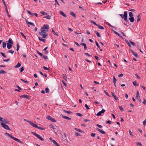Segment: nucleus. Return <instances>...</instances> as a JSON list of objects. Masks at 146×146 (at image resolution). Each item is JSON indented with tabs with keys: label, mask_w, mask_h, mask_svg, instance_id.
I'll use <instances>...</instances> for the list:
<instances>
[{
	"label": "nucleus",
	"mask_w": 146,
	"mask_h": 146,
	"mask_svg": "<svg viewBox=\"0 0 146 146\" xmlns=\"http://www.w3.org/2000/svg\"><path fill=\"white\" fill-rule=\"evenodd\" d=\"M5 134L7 136H8L10 137V138L13 139L15 141L20 143L21 144H23V142L22 141H21L20 140L13 137L11 135L9 134V133H8L7 132H6L5 133Z\"/></svg>",
	"instance_id": "nucleus-1"
},
{
	"label": "nucleus",
	"mask_w": 146,
	"mask_h": 146,
	"mask_svg": "<svg viewBox=\"0 0 146 146\" xmlns=\"http://www.w3.org/2000/svg\"><path fill=\"white\" fill-rule=\"evenodd\" d=\"M41 32L38 33L39 34L41 35L42 34L46 33L48 31V30L44 29L43 27H42L40 29Z\"/></svg>",
	"instance_id": "nucleus-2"
},
{
	"label": "nucleus",
	"mask_w": 146,
	"mask_h": 146,
	"mask_svg": "<svg viewBox=\"0 0 146 146\" xmlns=\"http://www.w3.org/2000/svg\"><path fill=\"white\" fill-rule=\"evenodd\" d=\"M31 134L34 135L36 137H37L40 140L42 141H43L44 140V139L42 138V137H40V135H38V134L33 132H31Z\"/></svg>",
	"instance_id": "nucleus-3"
},
{
	"label": "nucleus",
	"mask_w": 146,
	"mask_h": 146,
	"mask_svg": "<svg viewBox=\"0 0 146 146\" xmlns=\"http://www.w3.org/2000/svg\"><path fill=\"white\" fill-rule=\"evenodd\" d=\"M1 124L2 127L4 129L7 130H10V128L7 125L4 123H1Z\"/></svg>",
	"instance_id": "nucleus-4"
},
{
	"label": "nucleus",
	"mask_w": 146,
	"mask_h": 146,
	"mask_svg": "<svg viewBox=\"0 0 146 146\" xmlns=\"http://www.w3.org/2000/svg\"><path fill=\"white\" fill-rule=\"evenodd\" d=\"M127 11H124L123 16V19L124 21L126 22H127L128 21V20L127 19Z\"/></svg>",
	"instance_id": "nucleus-5"
},
{
	"label": "nucleus",
	"mask_w": 146,
	"mask_h": 146,
	"mask_svg": "<svg viewBox=\"0 0 146 146\" xmlns=\"http://www.w3.org/2000/svg\"><path fill=\"white\" fill-rule=\"evenodd\" d=\"M105 111H106V110H105L103 109L101 111L97 113L96 115L98 116H100L102 114L104 113Z\"/></svg>",
	"instance_id": "nucleus-6"
},
{
	"label": "nucleus",
	"mask_w": 146,
	"mask_h": 146,
	"mask_svg": "<svg viewBox=\"0 0 146 146\" xmlns=\"http://www.w3.org/2000/svg\"><path fill=\"white\" fill-rule=\"evenodd\" d=\"M46 118L50 120L52 122H56V120L55 119L50 116H47L46 117Z\"/></svg>",
	"instance_id": "nucleus-7"
},
{
	"label": "nucleus",
	"mask_w": 146,
	"mask_h": 146,
	"mask_svg": "<svg viewBox=\"0 0 146 146\" xmlns=\"http://www.w3.org/2000/svg\"><path fill=\"white\" fill-rule=\"evenodd\" d=\"M20 97L22 98H25L28 100L30 99V96L27 95H23L20 96Z\"/></svg>",
	"instance_id": "nucleus-8"
},
{
	"label": "nucleus",
	"mask_w": 146,
	"mask_h": 146,
	"mask_svg": "<svg viewBox=\"0 0 146 146\" xmlns=\"http://www.w3.org/2000/svg\"><path fill=\"white\" fill-rule=\"evenodd\" d=\"M40 35H41L42 38H47L48 36V35L47 33L42 34Z\"/></svg>",
	"instance_id": "nucleus-9"
},
{
	"label": "nucleus",
	"mask_w": 146,
	"mask_h": 146,
	"mask_svg": "<svg viewBox=\"0 0 146 146\" xmlns=\"http://www.w3.org/2000/svg\"><path fill=\"white\" fill-rule=\"evenodd\" d=\"M43 28L45 29L48 30L49 28V27L48 25H44L43 27H42Z\"/></svg>",
	"instance_id": "nucleus-10"
},
{
	"label": "nucleus",
	"mask_w": 146,
	"mask_h": 146,
	"mask_svg": "<svg viewBox=\"0 0 146 146\" xmlns=\"http://www.w3.org/2000/svg\"><path fill=\"white\" fill-rule=\"evenodd\" d=\"M131 51L133 55L135 56L137 58L139 57V56L137 54H136L133 50L131 49Z\"/></svg>",
	"instance_id": "nucleus-11"
},
{
	"label": "nucleus",
	"mask_w": 146,
	"mask_h": 146,
	"mask_svg": "<svg viewBox=\"0 0 146 146\" xmlns=\"http://www.w3.org/2000/svg\"><path fill=\"white\" fill-rule=\"evenodd\" d=\"M30 124L32 126H33V127L37 128L38 127V126L36 124H34L33 122L31 121L30 123Z\"/></svg>",
	"instance_id": "nucleus-12"
},
{
	"label": "nucleus",
	"mask_w": 146,
	"mask_h": 146,
	"mask_svg": "<svg viewBox=\"0 0 146 146\" xmlns=\"http://www.w3.org/2000/svg\"><path fill=\"white\" fill-rule=\"evenodd\" d=\"M25 21H26V23L27 24L31 25L33 26H35L34 24L33 23L28 21L26 19H25Z\"/></svg>",
	"instance_id": "nucleus-13"
},
{
	"label": "nucleus",
	"mask_w": 146,
	"mask_h": 146,
	"mask_svg": "<svg viewBox=\"0 0 146 146\" xmlns=\"http://www.w3.org/2000/svg\"><path fill=\"white\" fill-rule=\"evenodd\" d=\"M1 121L3 122L2 123L4 124H8L9 123V121L4 118H3Z\"/></svg>",
	"instance_id": "nucleus-14"
},
{
	"label": "nucleus",
	"mask_w": 146,
	"mask_h": 146,
	"mask_svg": "<svg viewBox=\"0 0 146 146\" xmlns=\"http://www.w3.org/2000/svg\"><path fill=\"white\" fill-rule=\"evenodd\" d=\"M96 129L97 131H98L100 133H101L102 134H104L106 133L104 131L102 130V129H99L98 128H97Z\"/></svg>",
	"instance_id": "nucleus-15"
},
{
	"label": "nucleus",
	"mask_w": 146,
	"mask_h": 146,
	"mask_svg": "<svg viewBox=\"0 0 146 146\" xmlns=\"http://www.w3.org/2000/svg\"><path fill=\"white\" fill-rule=\"evenodd\" d=\"M59 13L63 16L64 17H66V15L62 11H60L59 12Z\"/></svg>",
	"instance_id": "nucleus-16"
},
{
	"label": "nucleus",
	"mask_w": 146,
	"mask_h": 146,
	"mask_svg": "<svg viewBox=\"0 0 146 146\" xmlns=\"http://www.w3.org/2000/svg\"><path fill=\"white\" fill-rule=\"evenodd\" d=\"M61 115L63 118L66 119H68V120H71V119L70 118L68 117H67V116H64L62 114H61Z\"/></svg>",
	"instance_id": "nucleus-17"
},
{
	"label": "nucleus",
	"mask_w": 146,
	"mask_h": 146,
	"mask_svg": "<svg viewBox=\"0 0 146 146\" xmlns=\"http://www.w3.org/2000/svg\"><path fill=\"white\" fill-rule=\"evenodd\" d=\"M12 44L7 43V47L8 49H10L12 47Z\"/></svg>",
	"instance_id": "nucleus-18"
},
{
	"label": "nucleus",
	"mask_w": 146,
	"mask_h": 146,
	"mask_svg": "<svg viewBox=\"0 0 146 146\" xmlns=\"http://www.w3.org/2000/svg\"><path fill=\"white\" fill-rule=\"evenodd\" d=\"M141 14H142L141 13L139 14V15L137 16V22L139 21H140L141 18V16L140 15H141Z\"/></svg>",
	"instance_id": "nucleus-19"
},
{
	"label": "nucleus",
	"mask_w": 146,
	"mask_h": 146,
	"mask_svg": "<svg viewBox=\"0 0 146 146\" xmlns=\"http://www.w3.org/2000/svg\"><path fill=\"white\" fill-rule=\"evenodd\" d=\"M129 19L130 20V21L131 23H133L134 21V18L133 17L129 18Z\"/></svg>",
	"instance_id": "nucleus-20"
},
{
	"label": "nucleus",
	"mask_w": 146,
	"mask_h": 146,
	"mask_svg": "<svg viewBox=\"0 0 146 146\" xmlns=\"http://www.w3.org/2000/svg\"><path fill=\"white\" fill-rule=\"evenodd\" d=\"M7 43H8L9 44H13V42L11 38H10L9 39Z\"/></svg>",
	"instance_id": "nucleus-21"
},
{
	"label": "nucleus",
	"mask_w": 146,
	"mask_h": 146,
	"mask_svg": "<svg viewBox=\"0 0 146 146\" xmlns=\"http://www.w3.org/2000/svg\"><path fill=\"white\" fill-rule=\"evenodd\" d=\"M80 45H83L84 46V50H86L87 49V47L86 45L85 44L83 43H81L80 44Z\"/></svg>",
	"instance_id": "nucleus-22"
},
{
	"label": "nucleus",
	"mask_w": 146,
	"mask_h": 146,
	"mask_svg": "<svg viewBox=\"0 0 146 146\" xmlns=\"http://www.w3.org/2000/svg\"><path fill=\"white\" fill-rule=\"evenodd\" d=\"M44 18H46L48 19H50L51 18V17L49 15H46L45 17H43Z\"/></svg>",
	"instance_id": "nucleus-23"
},
{
	"label": "nucleus",
	"mask_w": 146,
	"mask_h": 146,
	"mask_svg": "<svg viewBox=\"0 0 146 146\" xmlns=\"http://www.w3.org/2000/svg\"><path fill=\"white\" fill-rule=\"evenodd\" d=\"M70 14L72 15L74 17H76V15L73 12L71 11L70 12Z\"/></svg>",
	"instance_id": "nucleus-24"
},
{
	"label": "nucleus",
	"mask_w": 146,
	"mask_h": 146,
	"mask_svg": "<svg viewBox=\"0 0 146 146\" xmlns=\"http://www.w3.org/2000/svg\"><path fill=\"white\" fill-rule=\"evenodd\" d=\"M5 7V10L6 11V12L7 14V16H8V17H10V15L8 13V10L7 9V6H6V7Z\"/></svg>",
	"instance_id": "nucleus-25"
},
{
	"label": "nucleus",
	"mask_w": 146,
	"mask_h": 146,
	"mask_svg": "<svg viewBox=\"0 0 146 146\" xmlns=\"http://www.w3.org/2000/svg\"><path fill=\"white\" fill-rule=\"evenodd\" d=\"M63 111L64 112H65L66 113H68L69 114H70L72 113V112L71 111H66V110H63Z\"/></svg>",
	"instance_id": "nucleus-26"
},
{
	"label": "nucleus",
	"mask_w": 146,
	"mask_h": 146,
	"mask_svg": "<svg viewBox=\"0 0 146 146\" xmlns=\"http://www.w3.org/2000/svg\"><path fill=\"white\" fill-rule=\"evenodd\" d=\"M21 64L20 63L18 62L17 63V64L15 66V68H17L21 66Z\"/></svg>",
	"instance_id": "nucleus-27"
},
{
	"label": "nucleus",
	"mask_w": 146,
	"mask_h": 146,
	"mask_svg": "<svg viewBox=\"0 0 146 146\" xmlns=\"http://www.w3.org/2000/svg\"><path fill=\"white\" fill-rule=\"evenodd\" d=\"M62 77H63V79L65 80L66 81L67 80H66L67 77H66V74H63Z\"/></svg>",
	"instance_id": "nucleus-28"
},
{
	"label": "nucleus",
	"mask_w": 146,
	"mask_h": 146,
	"mask_svg": "<svg viewBox=\"0 0 146 146\" xmlns=\"http://www.w3.org/2000/svg\"><path fill=\"white\" fill-rule=\"evenodd\" d=\"M74 129L77 131H78L79 132H80L84 133V131L81 130L79 129L76 128H75Z\"/></svg>",
	"instance_id": "nucleus-29"
},
{
	"label": "nucleus",
	"mask_w": 146,
	"mask_h": 146,
	"mask_svg": "<svg viewBox=\"0 0 146 146\" xmlns=\"http://www.w3.org/2000/svg\"><path fill=\"white\" fill-rule=\"evenodd\" d=\"M97 26H98V28L100 29H104V28L102 27V26H101L99 25L98 24L97 25Z\"/></svg>",
	"instance_id": "nucleus-30"
},
{
	"label": "nucleus",
	"mask_w": 146,
	"mask_h": 146,
	"mask_svg": "<svg viewBox=\"0 0 146 146\" xmlns=\"http://www.w3.org/2000/svg\"><path fill=\"white\" fill-rule=\"evenodd\" d=\"M106 24L108 25L109 26H110L112 28H114V29H115V30H116V28L115 27H114L113 26H112L110 24V23H106Z\"/></svg>",
	"instance_id": "nucleus-31"
},
{
	"label": "nucleus",
	"mask_w": 146,
	"mask_h": 146,
	"mask_svg": "<svg viewBox=\"0 0 146 146\" xmlns=\"http://www.w3.org/2000/svg\"><path fill=\"white\" fill-rule=\"evenodd\" d=\"M3 48H5L6 47V43L5 42H3Z\"/></svg>",
	"instance_id": "nucleus-32"
},
{
	"label": "nucleus",
	"mask_w": 146,
	"mask_h": 146,
	"mask_svg": "<svg viewBox=\"0 0 146 146\" xmlns=\"http://www.w3.org/2000/svg\"><path fill=\"white\" fill-rule=\"evenodd\" d=\"M38 39L39 40H40L41 41H42L44 42H45V41L46 40L44 39H42V38H41L40 37H38Z\"/></svg>",
	"instance_id": "nucleus-33"
},
{
	"label": "nucleus",
	"mask_w": 146,
	"mask_h": 146,
	"mask_svg": "<svg viewBox=\"0 0 146 146\" xmlns=\"http://www.w3.org/2000/svg\"><path fill=\"white\" fill-rule=\"evenodd\" d=\"M6 72L5 71L3 70H0V74H4Z\"/></svg>",
	"instance_id": "nucleus-34"
},
{
	"label": "nucleus",
	"mask_w": 146,
	"mask_h": 146,
	"mask_svg": "<svg viewBox=\"0 0 146 146\" xmlns=\"http://www.w3.org/2000/svg\"><path fill=\"white\" fill-rule=\"evenodd\" d=\"M117 81V80L115 78L114 76H113V82L114 83V84H115V83H116V82Z\"/></svg>",
	"instance_id": "nucleus-35"
},
{
	"label": "nucleus",
	"mask_w": 146,
	"mask_h": 146,
	"mask_svg": "<svg viewBox=\"0 0 146 146\" xmlns=\"http://www.w3.org/2000/svg\"><path fill=\"white\" fill-rule=\"evenodd\" d=\"M20 80L22 81L23 82L26 83V84H28L29 83V82L27 81H25L24 80L22 79H21Z\"/></svg>",
	"instance_id": "nucleus-36"
},
{
	"label": "nucleus",
	"mask_w": 146,
	"mask_h": 146,
	"mask_svg": "<svg viewBox=\"0 0 146 146\" xmlns=\"http://www.w3.org/2000/svg\"><path fill=\"white\" fill-rule=\"evenodd\" d=\"M132 83L134 86H138V84H137L136 81H135L134 82H133Z\"/></svg>",
	"instance_id": "nucleus-37"
},
{
	"label": "nucleus",
	"mask_w": 146,
	"mask_h": 146,
	"mask_svg": "<svg viewBox=\"0 0 146 146\" xmlns=\"http://www.w3.org/2000/svg\"><path fill=\"white\" fill-rule=\"evenodd\" d=\"M74 133H75V134L76 136H81V135H80V134H79V133H78L76 132H74Z\"/></svg>",
	"instance_id": "nucleus-38"
},
{
	"label": "nucleus",
	"mask_w": 146,
	"mask_h": 146,
	"mask_svg": "<svg viewBox=\"0 0 146 146\" xmlns=\"http://www.w3.org/2000/svg\"><path fill=\"white\" fill-rule=\"evenodd\" d=\"M95 32L96 33V34L99 37H101L100 35V34L98 32H97V31H95Z\"/></svg>",
	"instance_id": "nucleus-39"
},
{
	"label": "nucleus",
	"mask_w": 146,
	"mask_h": 146,
	"mask_svg": "<svg viewBox=\"0 0 146 146\" xmlns=\"http://www.w3.org/2000/svg\"><path fill=\"white\" fill-rule=\"evenodd\" d=\"M112 30L113 32L115 34H116L117 36L120 35V34L118 33H117V32L114 31V30Z\"/></svg>",
	"instance_id": "nucleus-40"
},
{
	"label": "nucleus",
	"mask_w": 146,
	"mask_h": 146,
	"mask_svg": "<svg viewBox=\"0 0 146 146\" xmlns=\"http://www.w3.org/2000/svg\"><path fill=\"white\" fill-rule=\"evenodd\" d=\"M90 21L91 23L94 24V25H96V26H97V25H98V24H96V23L94 21H93L92 20H90Z\"/></svg>",
	"instance_id": "nucleus-41"
},
{
	"label": "nucleus",
	"mask_w": 146,
	"mask_h": 146,
	"mask_svg": "<svg viewBox=\"0 0 146 146\" xmlns=\"http://www.w3.org/2000/svg\"><path fill=\"white\" fill-rule=\"evenodd\" d=\"M52 31L53 33L55 35L58 36V35L56 33V32L54 31L53 29H52Z\"/></svg>",
	"instance_id": "nucleus-42"
},
{
	"label": "nucleus",
	"mask_w": 146,
	"mask_h": 146,
	"mask_svg": "<svg viewBox=\"0 0 146 146\" xmlns=\"http://www.w3.org/2000/svg\"><path fill=\"white\" fill-rule=\"evenodd\" d=\"M40 13L43 15H47V14L45 12L43 11H41L40 12Z\"/></svg>",
	"instance_id": "nucleus-43"
},
{
	"label": "nucleus",
	"mask_w": 146,
	"mask_h": 146,
	"mask_svg": "<svg viewBox=\"0 0 146 146\" xmlns=\"http://www.w3.org/2000/svg\"><path fill=\"white\" fill-rule=\"evenodd\" d=\"M14 52V51L13 50H8L7 52L11 53L12 54H13Z\"/></svg>",
	"instance_id": "nucleus-44"
},
{
	"label": "nucleus",
	"mask_w": 146,
	"mask_h": 146,
	"mask_svg": "<svg viewBox=\"0 0 146 146\" xmlns=\"http://www.w3.org/2000/svg\"><path fill=\"white\" fill-rule=\"evenodd\" d=\"M129 16L130 17H133V13L130 12L129 13Z\"/></svg>",
	"instance_id": "nucleus-45"
},
{
	"label": "nucleus",
	"mask_w": 146,
	"mask_h": 146,
	"mask_svg": "<svg viewBox=\"0 0 146 146\" xmlns=\"http://www.w3.org/2000/svg\"><path fill=\"white\" fill-rule=\"evenodd\" d=\"M129 42L132 45L134 46H135V44L134 42L131 41V40H129Z\"/></svg>",
	"instance_id": "nucleus-46"
},
{
	"label": "nucleus",
	"mask_w": 146,
	"mask_h": 146,
	"mask_svg": "<svg viewBox=\"0 0 146 146\" xmlns=\"http://www.w3.org/2000/svg\"><path fill=\"white\" fill-rule=\"evenodd\" d=\"M27 11L30 15H33V14L32 13L31 11H29L27 10Z\"/></svg>",
	"instance_id": "nucleus-47"
},
{
	"label": "nucleus",
	"mask_w": 146,
	"mask_h": 146,
	"mask_svg": "<svg viewBox=\"0 0 146 146\" xmlns=\"http://www.w3.org/2000/svg\"><path fill=\"white\" fill-rule=\"evenodd\" d=\"M114 98L115 100L116 101H117L118 100V98L116 96V95L113 97Z\"/></svg>",
	"instance_id": "nucleus-48"
},
{
	"label": "nucleus",
	"mask_w": 146,
	"mask_h": 146,
	"mask_svg": "<svg viewBox=\"0 0 146 146\" xmlns=\"http://www.w3.org/2000/svg\"><path fill=\"white\" fill-rule=\"evenodd\" d=\"M45 90L46 93H48L49 92V90L48 88H46Z\"/></svg>",
	"instance_id": "nucleus-49"
},
{
	"label": "nucleus",
	"mask_w": 146,
	"mask_h": 146,
	"mask_svg": "<svg viewBox=\"0 0 146 146\" xmlns=\"http://www.w3.org/2000/svg\"><path fill=\"white\" fill-rule=\"evenodd\" d=\"M119 108L121 111H123L124 110L122 106H119Z\"/></svg>",
	"instance_id": "nucleus-50"
},
{
	"label": "nucleus",
	"mask_w": 146,
	"mask_h": 146,
	"mask_svg": "<svg viewBox=\"0 0 146 146\" xmlns=\"http://www.w3.org/2000/svg\"><path fill=\"white\" fill-rule=\"evenodd\" d=\"M37 53L39 54L40 56L42 57L43 56V54H42L40 53L37 50Z\"/></svg>",
	"instance_id": "nucleus-51"
},
{
	"label": "nucleus",
	"mask_w": 146,
	"mask_h": 146,
	"mask_svg": "<svg viewBox=\"0 0 146 146\" xmlns=\"http://www.w3.org/2000/svg\"><path fill=\"white\" fill-rule=\"evenodd\" d=\"M125 40L126 41V42L127 43V44L130 47H131V44H130V43L129 42L127 41V40Z\"/></svg>",
	"instance_id": "nucleus-52"
},
{
	"label": "nucleus",
	"mask_w": 146,
	"mask_h": 146,
	"mask_svg": "<svg viewBox=\"0 0 146 146\" xmlns=\"http://www.w3.org/2000/svg\"><path fill=\"white\" fill-rule=\"evenodd\" d=\"M136 144L138 146H142V145L141 143L139 142L136 143Z\"/></svg>",
	"instance_id": "nucleus-53"
},
{
	"label": "nucleus",
	"mask_w": 146,
	"mask_h": 146,
	"mask_svg": "<svg viewBox=\"0 0 146 146\" xmlns=\"http://www.w3.org/2000/svg\"><path fill=\"white\" fill-rule=\"evenodd\" d=\"M76 114L78 115V116H80V117H82L83 116L82 115L81 113H76Z\"/></svg>",
	"instance_id": "nucleus-54"
},
{
	"label": "nucleus",
	"mask_w": 146,
	"mask_h": 146,
	"mask_svg": "<svg viewBox=\"0 0 146 146\" xmlns=\"http://www.w3.org/2000/svg\"><path fill=\"white\" fill-rule=\"evenodd\" d=\"M95 42H96V44L97 46H98V47L99 48H100V46L98 44V42H97L96 41Z\"/></svg>",
	"instance_id": "nucleus-55"
},
{
	"label": "nucleus",
	"mask_w": 146,
	"mask_h": 146,
	"mask_svg": "<svg viewBox=\"0 0 146 146\" xmlns=\"http://www.w3.org/2000/svg\"><path fill=\"white\" fill-rule=\"evenodd\" d=\"M96 134L94 133H92L91 134V135L92 137H95L96 136Z\"/></svg>",
	"instance_id": "nucleus-56"
},
{
	"label": "nucleus",
	"mask_w": 146,
	"mask_h": 146,
	"mask_svg": "<svg viewBox=\"0 0 146 146\" xmlns=\"http://www.w3.org/2000/svg\"><path fill=\"white\" fill-rule=\"evenodd\" d=\"M0 54L2 55V56L4 58L6 57V56L5 55L4 53L2 52H1Z\"/></svg>",
	"instance_id": "nucleus-57"
},
{
	"label": "nucleus",
	"mask_w": 146,
	"mask_h": 146,
	"mask_svg": "<svg viewBox=\"0 0 146 146\" xmlns=\"http://www.w3.org/2000/svg\"><path fill=\"white\" fill-rule=\"evenodd\" d=\"M20 34H21V35L24 37V38L26 40L27 39L25 36L23 34V33L22 32H21Z\"/></svg>",
	"instance_id": "nucleus-58"
},
{
	"label": "nucleus",
	"mask_w": 146,
	"mask_h": 146,
	"mask_svg": "<svg viewBox=\"0 0 146 146\" xmlns=\"http://www.w3.org/2000/svg\"><path fill=\"white\" fill-rule=\"evenodd\" d=\"M42 57H43V58H44V59L45 60L47 59L48 58V57L46 56H43H43Z\"/></svg>",
	"instance_id": "nucleus-59"
},
{
	"label": "nucleus",
	"mask_w": 146,
	"mask_h": 146,
	"mask_svg": "<svg viewBox=\"0 0 146 146\" xmlns=\"http://www.w3.org/2000/svg\"><path fill=\"white\" fill-rule=\"evenodd\" d=\"M129 133L133 137L134 136V135L132 134V133L131 131V130H129Z\"/></svg>",
	"instance_id": "nucleus-60"
},
{
	"label": "nucleus",
	"mask_w": 146,
	"mask_h": 146,
	"mask_svg": "<svg viewBox=\"0 0 146 146\" xmlns=\"http://www.w3.org/2000/svg\"><path fill=\"white\" fill-rule=\"evenodd\" d=\"M36 128L39 129H40L41 130H44V129L43 128L40 127H38H38H37Z\"/></svg>",
	"instance_id": "nucleus-61"
},
{
	"label": "nucleus",
	"mask_w": 146,
	"mask_h": 146,
	"mask_svg": "<svg viewBox=\"0 0 146 146\" xmlns=\"http://www.w3.org/2000/svg\"><path fill=\"white\" fill-rule=\"evenodd\" d=\"M36 128L39 129H40L41 130H44V129L43 128L40 127H38H38H37Z\"/></svg>",
	"instance_id": "nucleus-62"
},
{
	"label": "nucleus",
	"mask_w": 146,
	"mask_h": 146,
	"mask_svg": "<svg viewBox=\"0 0 146 146\" xmlns=\"http://www.w3.org/2000/svg\"><path fill=\"white\" fill-rule=\"evenodd\" d=\"M43 68L45 70H48L49 69L48 68L44 66H43Z\"/></svg>",
	"instance_id": "nucleus-63"
},
{
	"label": "nucleus",
	"mask_w": 146,
	"mask_h": 146,
	"mask_svg": "<svg viewBox=\"0 0 146 146\" xmlns=\"http://www.w3.org/2000/svg\"><path fill=\"white\" fill-rule=\"evenodd\" d=\"M143 124L144 125H146V118L143 122Z\"/></svg>",
	"instance_id": "nucleus-64"
}]
</instances>
